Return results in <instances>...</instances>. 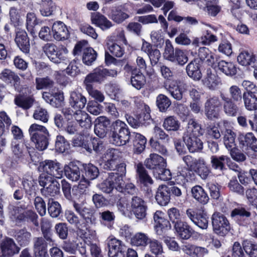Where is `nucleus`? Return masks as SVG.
<instances>
[{
    "mask_svg": "<svg viewBox=\"0 0 257 257\" xmlns=\"http://www.w3.org/2000/svg\"><path fill=\"white\" fill-rule=\"evenodd\" d=\"M95 122L94 131L95 135L100 138H107L102 142L99 138L88 134H79L73 139L74 147L84 149L89 153H91L92 150L98 153L105 149L108 142L112 143V123L110 120L105 116H100L95 119Z\"/></svg>",
    "mask_w": 257,
    "mask_h": 257,
    "instance_id": "obj_1",
    "label": "nucleus"
},
{
    "mask_svg": "<svg viewBox=\"0 0 257 257\" xmlns=\"http://www.w3.org/2000/svg\"><path fill=\"white\" fill-rule=\"evenodd\" d=\"M28 205L17 202L15 204H10L8 206V215L11 220L18 226L32 223L39 226L38 216Z\"/></svg>",
    "mask_w": 257,
    "mask_h": 257,
    "instance_id": "obj_2",
    "label": "nucleus"
},
{
    "mask_svg": "<svg viewBox=\"0 0 257 257\" xmlns=\"http://www.w3.org/2000/svg\"><path fill=\"white\" fill-rule=\"evenodd\" d=\"M204 134L201 125L195 119L188 120L183 133V140L190 153H195L203 149V142L199 137Z\"/></svg>",
    "mask_w": 257,
    "mask_h": 257,
    "instance_id": "obj_3",
    "label": "nucleus"
},
{
    "mask_svg": "<svg viewBox=\"0 0 257 257\" xmlns=\"http://www.w3.org/2000/svg\"><path fill=\"white\" fill-rule=\"evenodd\" d=\"M29 132L32 141L35 144L38 150L43 151L47 149L49 144V133L45 126L34 123L30 126Z\"/></svg>",
    "mask_w": 257,
    "mask_h": 257,
    "instance_id": "obj_4",
    "label": "nucleus"
},
{
    "mask_svg": "<svg viewBox=\"0 0 257 257\" xmlns=\"http://www.w3.org/2000/svg\"><path fill=\"white\" fill-rule=\"evenodd\" d=\"M164 85L165 89L177 100H181L183 94L190 87V83H187L181 80H167Z\"/></svg>",
    "mask_w": 257,
    "mask_h": 257,
    "instance_id": "obj_5",
    "label": "nucleus"
},
{
    "mask_svg": "<svg viewBox=\"0 0 257 257\" xmlns=\"http://www.w3.org/2000/svg\"><path fill=\"white\" fill-rule=\"evenodd\" d=\"M63 166L56 160H45L39 163L38 170L51 176L60 179L63 176Z\"/></svg>",
    "mask_w": 257,
    "mask_h": 257,
    "instance_id": "obj_6",
    "label": "nucleus"
},
{
    "mask_svg": "<svg viewBox=\"0 0 257 257\" xmlns=\"http://www.w3.org/2000/svg\"><path fill=\"white\" fill-rule=\"evenodd\" d=\"M126 126L125 123L118 119L113 123V145L122 146L128 142L131 134Z\"/></svg>",
    "mask_w": 257,
    "mask_h": 257,
    "instance_id": "obj_7",
    "label": "nucleus"
},
{
    "mask_svg": "<svg viewBox=\"0 0 257 257\" xmlns=\"http://www.w3.org/2000/svg\"><path fill=\"white\" fill-rule=\"evenodd\" d=\"M80 166L81 179L79 182V187L83 190L89 186L90 180L98 176L99 172L98 168L91 163L80 164Z\"/></svg>",
    "mask_w": 257,
    "mask_h": 257,
    "instance_id": "obj_8",
    "label": "nucleus"
},
{
    "mask_svg": "<svg viewBox=\"0 0 257 257\" xmlns=\"http://www.w3.org/2000/svg\"><path fill=\"white\" fill-rule=\"evenodd\" d=\"M95 210L90 208L83 207L80 216L82 218L81 226H82L81 238H87L88 234L92 233L90 228L91 225L94 224L96 221Z\"/></svg>",
    "mask_w": 257,
    "mask_h": 257,
    "instance_id": "obj_9",
    "label": "nucleus"
},
{
    "mask_svg": "<svg viewBox=\"0 0 257 257\" xmlns=\"http://www.w3.org/2000/svg\"><path fill=\"white\" fill-rule=\"evenodd\" d=\"M212 224L213 231L217 234L224 236L230 230V225L227 219L219 212H214L212 215Z\"/></svg>",
    "mask_w": 257,
    "mask_h": 257,
    "instance_id": "obj_10",
    "label": "nucleus"
},
{
    "mask_svg": "<svg viewBox=\"0 0 257 257\" xmlns=\"http://www.w3.org/2000/svg\"><path fill=\"white\" fill-rule=\"evenodd\" d=\"M222 103L218 96H213L206 100L204 106V112L206 117L211 120L219 117Z\"/></svg>",
    "mask_w": 257,
    "mask_h": 257,
    "instance_id": "obj_11",
    "label": "nucleus"
},
{
    "mask_svg": "<svg viewBox=\"0 0 257 257\" xmlns=\"http://www.w3.org/2000/svg\"><path fill=\"white\" fill-rule=\"evenodd\" d=\"M130 203L131 210L136 218L139 220H144L147 216V204L142 198L138 196L132 197Z\"/></svg>",
    "mask_w": 257,
    "mask_h": 257,
    "instance_id": "obj_12",
    "label": "nucleus"
},
{
    "mask_svg": "<svg viewBox=\"0 0 257 257\" xmlns=\"http://www.w3.org/2000/svg\"><path fill=\"white\" fill-rule=\"evenodd\" d=\"M111 70L104 68L102 65L99 66L95 68L93 72L86 75L83 83H89L93 84V83H100L103 81L107 76L111 75Z\"/></svg>",
    "mask_w": 257,
    "mask_h": 257,
    "instance_id": "obj_13",
    "label": "nucleus"
},
{
    "mask_svg": "<svg viewBox=\"0 0 257 257\" xmlns=\"http://www.w3.org/2000/svg\"><path fill=\"white\" fill-rule=\"evenodd\" d=\"M0 257H12L19 252L20 248L16 244L14 240L6 237L0 244Z\"/></svg>",
    "mask_w": 257,
    "mask_h": 257,
    "instance_id": "obj_14",
    "label": "nucleus"
},
{
    "mask_svg": "<svg viewBox=\"0 0 257 257\" xmlns=\"http://www.w3.org/2000/svg\"><path fill=\"white\" fill-rule=\"evenodd\" d=\"M203 84L210 90H215L221 85V79L212 68L206 69L205 74L202 79Z\"/></svg>",
    "mask_w": 257,
    "mask_h": 257,
    "instance_id": "obj_15",
    "label": "nucleus"
},
{
    "mask_svg": "<svg viewBox=\"0 0 257 257\" xmlns=\"http://www.w3.org/2000/svg\"><path fill=\"white\" fill-rule=\"evenodd\" d=\"M76 114V111H74L70 107L62 108L61 114L56 113L54 117L55 125L58 128H64L69 121L72 120Z\"/></svg>",
    "mask_w": 257,
    "mask_h": 257,
    "instance_id": "obj_16",
    "label": "nucleus"
},
{
    "mask_svg": "<svg viewBox=\"0 0 257 257\" xmlns=\"http://www.w3.org/2000/svg\"><path fill=\"white\" fill-rule=\"evenodd\" d=\"M0 79L16 90L21 88V79L17 73L9 69H4L0 73Z\"/></svg>",
    "mask_w": 257,
    "mask_h": 257,
    "instance_id": "obj_17",
    "label": "nucleus"
},
{
    "mask_svg": "<svg viewBox=\"0 0 257 257\" xmlns=\"http://www.w3.org/2000/svg\"><path fill=\"white\" fill-rule=\"evenodd\" d=\"M164 57L166 59L176 62L181 65L188 61V57L182 49H165Z\"/></svg>",
    "mask_w": 257,
    "mask_h": 257,
    "instance_id": "obj_18",
    "label": "nucleus"
},
{
    "mask_svg": "<svg viewBox=\"0 0 257 257\" xmlns=\"http://www.w3.org/2000/svg\"><path fill=\"white\" fill-rule=\"evenodd\" d=\"M61 186L64 196L68 200L73 201L74 199H79L81 195L80 189H82L79 187V184L77 186H73L72 192L71 185L65 179L61 181Z\"/></svg>",
    "mask_w": 257,
    "mask_h": 257,
    "instance_id": "obj_19",
    "label": "nucleus"
},
{
    "mask_svg": "<svg viewBox=\"0 0 257 257\" xmlns=\"http://www.w3.org/2000/svg\"><path fill=\"white\" fill-rule=\"evenodd\" d=\"M52 32L53 37L57 41L64 40L69 37V32L67 26L61 21H57L53 23Z\"/></svg>",
    "mask_w": 257,
    "mask_h": 257,
    "instance_id": "obj_20",
    "label": "nucleus"
},
{
    "mask_svg": "<svg viewBox=\"0 0 257 257\" xmlns=\"http://www.w3.org/2000/svg\"><path fill=\"white\" fill-rule=\"evenodd\" d=\"M44 98H47V101H49L51 105L58 108L61 107L64 104L63 92L58 89H53L50 93L43 94Z\"/></svg>",
    "mask_w": 257,
    "mask_h": 257,
    "instance_id": "obj_21",
    "label": "nucleus"
},
{
    "mask_svg": "<svg viewBox=\"0 0 257 257\" xmlns=\"http://www.w3.org/2000/svg\"><path fill=\"white\" fill-rule=\"evenodd\" d=\"M81 168L75 163L70 162L63 168V175L72 181L79 180L81 176Z\"/></svg>",
    "mask_w": 257,
    "mask_h": 257,
    "instance_id": "obj_22",
    "label": "nucleus"
},
{
    "mask_svg": "<svg viewBox=\"0 0 257 257\" xmlns=\"http://www.w3.org/2000/svg\"><path fill=\"white\" fill-rule=\"evenodd\" d=\"M42 237H37L34 238L33 252L35 257H48V245Z\"/></svg>",
    "mask_w": 257,
    "mask_h": 257,
    "instance_id": "obj_23",
    "label": "nucleus"
},
{
    "mask_svg": "<svg viewBox=\"0 0 257 257\" xmlns=\"http://www.w3.org/2000/svg\"><path fill=\"white\" fill-rule=\"evenodd\" d=\"M238 62L243 66H257V55L250 50H244L239 53L237 57Z\"/></svg>",
    "mask_w": 257,
    "mask_h": 257,
    "instance_id": "obj_24",
    "label": "nucleus"
},
{
    "mask_svg": "<svg viewBox=\"0 0 257 257\" xmlns=\"http://www.w3.org/2000/svg\"><path fill=\"white\" fill-rule=\"evenodd\" d=\"M166 164L164 159L156 154H151L150 157L145 162L146 167L152 170L153 173L155 171L159 170L161 167H166Z\"/></svg>",
    "mask_w": 257,
    "mask_h": 257,
    "instance_id": "obj_25",
    "label": "nucleus"
},
{
    "mask_svg": "<svg viewBox=\"0 0 257 257\" xmlns=\"http://www.w3.org/2000/svg\"><path fill=\"white\" fill-rule=\"evenodd\" d=\"M41 230L44 241L50 246L55 244V240L53 238V233L52 230V223L48 220H43L41 222Z\"/></svg>",
    "mask_w": 257,
    "mask_h": 257,
    "instance_id": "obj_26",
    "label": "nucleus"
},
{
    "mask_svg": "<svg viewBox=\"0 0 257 257\" xmlns=\"http://www.w3.org/2000/svg\"><path fill=\"white\" fill-rule=\"evenodd\" d=\"M87 102L86 97L78 91H74L70 94L69 103L72 108L80 111Z\"/></svg>",
    "mask_w": 257,
    "mask_h": 257,
    "instance_id": "obj_27",
    "label": "nucleus"
},
{
    "mask_svg": "<svg viewBox=\"0 0 257 257\" xmlns=\"http://www.w3.org/2000/svg\"><path fill=\"white\" fill-rule=\"evenodd\" d=\"M14 237L20 246L24 247L27 246L30 243L32 234L24 227L16 230L14 232Z\"/></svg>",
    "mask_w": 257,
    "mask_h": 257,
    "instance_id": "obj_28",
    "label": "nucleus"
},
{
    "mask_svg": "<svg viewBox=\"0 0 257 257\" xmlns=\"http://www.w3.org/2000/svg\"><path fill=\"white\" fill-rule=\"evenodd\" d=\"M170 190L166 185H160L158 188L155 198L158 204L165 206L170 200Z\"/></svg>",
    "mask_w": 257,
    "mask_h": 257,
    "instance_id": "obj_29",
    "label": "nucleus"
},
{
    "mask_svg": "<svg viewBox=\"0 0 257 257\" xmlns=\"http://www.w3.org/2000/svg\"><path fill=\"white\" fill-rule=\"evenodd\" d=\"M23 189L26 194V196L30 200L34 197L36 194L35 187L37 185L36 181L32 177L29 178H23L22 181Z\"/></svg>",
    "mask_w": 257,
    "mask_h": 257,
    "instance_id": "obj_30",
    "label": "nucleus"
},
{
    "mask_svg": "<svg viewBox=\"0 0 257 257\" xmlns=\"http://www.w3.org/2000/svg\"><path fill=\"white\" fill-rule=\"evenodd\" d=\"M221 99L223 101V110L226 114L230 116H235L238 111V108L231 98L225 96L224 94H220Z\"/></svg>",
    "mask_w": 257,
    "mask_h": 257,
    "instance_id": "obj_31",
    "label": "nucleus"
},
{
    "mask_svg": "<svg viewBox=\"0 0 257 257\" xmlns=\"http://www.w3.org/2000/svg\"><path fill=\"white\" fill-rule=\"evenodd\" d=\"M230 161V158L227 156H217L213 155L210 157V164L214 170L222 171L225 168V164Z\"/></svg>",
    "mask_w": 257,
    "mask_h": 257,
    "instance_id": "obj_32",
    "label": "nucleus"
},
{
    "mask_svg": "<svg viewBox=\"0 0 257 257\" xmlns=\"http://www.w3.org/2000/svg\"><path fill=\"white\" fill-rule=\"evenodd\" d=\"M174 225L176 232L182 239H186L190 237L192 234V228L186 221L181 220Z\"/></svg>",
    "mask_w": 257,
    "mask_h": 257,
    "instance_id": "obj_33",
    "label": "nucleus"
},
{
    "mask_svg": "<svg viewBox=\"0 0 257 257\" xmlns=\"http://www.w3.org/2000/svg\"><path fill=\"white\" fill-rule=\"evenodd\" d=\"M183 250L186 254L192 257H203L208 253L206 248L191 244L184 245Z\"/></svg>",
    "mask_w": 257,
    "mask_h": 257,
    "instance_id": "obj_34",
    "label": "nucleus"
},
{
    "mask_svg": "<svg viewBox=\"0 0 257 257\" xmlns=\"http://www.w3.org/2000/svg\"><path fill=\"white\" fill-rule=\"evenodd\" d=\"M43 195L46 197H54L60 193V184L56 179L51 181L50 183L41 189Z\"/></svg>",
    "mask_w": 257,
    "mask_h": 257,
    "instance_id": "obj_35",
    "label": "nucleus"
},
{
    "mask_svg": "<svg viewBox=\"0 0 257 257\" xmlns=\"http://www.w3.org/2000/svg\"><path fill=\"white\" fill-rule=\"evenodd\" d=\"M131 136L134 138L133 145L135 152L138 154L142 153L145 149L146 138L141 134L136 132L132 133Z\"/></svg>",
    "mask_w": 257,
    "mask_h": 257,
    "instance_id": "obj_36",
    "label": "nucleus"
},
{
    "mask_svg": "<svg viewBox=\"0 0 257 257\" xmlns=\"http://www.w3.org/2000/svg\"><path fill=\"white\" fill-rule=\"evenodd\" d=\"M194 170L202 179H206L211 172L210 168L203 158H199L195 162Z\"/></svg>",
    "mask_w": 257,
    "mask_h": 257,
    "instance_id": "obj_37",
    "label": "nucleus"
},
{
    "mask_svg": "<svg viewBox=\"0 0 257 257\" xmlns=\"http://www.w3.org/2000/svg\"><path fill=\"white\" fill-rule=\"evenodd\" d=\"M131 83L134 87L140 90L145 84L146 78L140 71L137 69H134L132 72Z\"/></svg>",
    "mask_w": 257,
    "mask_h": 257,
    "instance_id": "obj_38",
    "label": "nucleus"
},
{
    "mask_svg": "<svg viewBox=\"0 0 257 257\" xmlns=\"http://www.w3.org/2000/svg\"><path fill=\"white\" fill-rule=\"evenodd\" d=\"M240 144L243 147L250 148L254 151H257V139L251 133H248L245 135L239 137Z\"/></svg>",
    "mask_w": 257,
    "mask_h": 257,
    "instance_id": "obj_39",
    "label": "nucleus"
},
{
    "mask_svg": "<svg viewBox=\"0 0 257 257\" xmlns=\"http://www.w3.org/2000/svg\"><path fill=\"white\" fill-rule=\"evenodd\" d=\"M115 163V168L113 169V182H116V179L117 183H122L123 178L125 176L126 169L125 164L122 161L116 162V159L113 158V164Z\"/></svg>",
    "mask_w": 257,
    "mask_h": 257,
    "instance_id": "obj_40",
    "label": "nucleus"
},
{
    "mask_svg": "<svg viewBox=\"0 0 257 257\" xmlns=\"http://www.w3.org/2000/svg\"><path fill=\"white\" fill-rule=\"evenodd\" d=\"M91 20L93 24L104 30L111 27V23L105 17L99 13L91 15Z\"/></svg>",
    "mask_w": 257,
    "mask_h": 257,
    "instance_id": "obj_41",
    "label": "nucleus"
},
{
    "mask_svg": "<svg viewBox=\"0 0 257 257\" xmlns=\"http://www.w3.org/2000/svg\"><path fill=\"white\" fill-rule=\"evenodd\" d=\"M195 50L194 53L202 61L206 60L209 65H212L217 61L216 56L210 53L209 49H195Z\"/></svg>",
    "mask_w": 257,
    "mask_h": 257,
    "instance_id": "obj_42",
    "label": "nucleus"
},
{
    "mask_svg": "<svg viewBox=\"0 0 257 257\" xmlns=\"http://www.w3.org/2000/svg\"><path fill=\"white\" fill-rule=\"evenodd\" d=\"M255 93H244L242 95L244 106L248 110H255L257 109V97Z\"/></svg>",
    "mask_w": 257,
    "mask_h": 257,
    "instance_id": "obj_43",
    "label": "nucleus"
},
{
    "mask_svg": "<svg viewBox=\"0 0 257 257\" xmlns=\"http://www.w3.org/2000/svg\"><path fill=\"white\" fill-rule=\"evenodd\" d=\"M188 75L195 80H199L202 76L200 65L196 60L191 61L186 67Z\"/></svg>",
    "mask_w": 257,
    "mask_h": 257,
    "instance_id": "obj_44",
    "label": "nucleus"
},
{
    "mask_svg": "<svg viewBox=\"0 0 257 257\" xmlns=\"http://www.w3.org/2000/svg\"><path fill=\"white\" fill-rule=\"evenodd\" d=\"M192 197L197 201L203 204H206L209 197L204 190L200 186H195L192 188Z\"/></svg>",
    "mask_w": 257,
    "mask_h": 257,
    "instance_id": "obj_45",
    "label": "nucleus"
},
{
    "mask_svg": "<svg viewBox=\"0 0 257 257\" xmlns=\"http://www.w3.org/2000/svg\"><path fill=\"white\" fill-rule=\"evenodd\" d=\"M122 183H117L116 179V182H113V188L121 193H127L131 195L137 194L138 189L133 183H128L125 184L123 180Z\"/></svg>",
    "mask_w": 257,
    "mask_h": 257,
    "instance_id": "obj_46",
    "label": "nucleus"
},
{
    "mask_svg": "<svg viewBox=\"0 0 257 257\" xmlns=\"http://www.w3.org/2000/svg\"><path fill=\"white\" fill-rule=\"evenodd\" d=\"M137 172L139 180L142 184L145 186L151 185L153 181L148 174L147 171L141 164H138L137 166Z\"/></svg>",
    "mask_w": 257,
    "mask_h": 257,
    "instance_id": "obj_47",
    "label": "nucleus"
},
{
    "mask_svg": "<svg viewBox=\"0 0 257 257\" xmlns=\"http://www.w3.org/2000/svg\"><path fill=\"white\" fill-rule=\"evenodd\" d=\"M56 5L52 0H41V14L44 17H48L52 15L56 10Z\"/></svg>",
    "mask_w": 257,
    "mask_h": 257,
    "instance_id": "obj_48",
    "label": "nucleus"
},
{
    "mask_svg": "<svg viewBox=\"0 0 257 257\" xmlns=\"http://www.w3.org/2000/svg\"><path fill=\"white\" fill-rule=\"evenodd\" d=\"M64 217L66 220L71 225H74L79 230L81 235L82 233V226H81V222L78 216L75 214L73 211L69 209H66L65 211Z\"/></svg>",
    "mask_w": 257,
    "mask_h": 257,
    "instance_id": "obj_49",
    "label": "nucleus"
},
{
    "mask_svg": "<svg viewBox=\"0 0 257 257\" xmlns=\"http://www.w3.org/2000/svg\"><path fill=\"white\" fill-rule=\"evenodd\" d=\"M100 165L105 170H111L112 167V148L108 147L107 150L100 158Z\"/></svg>",
    "mask_w": 257,
    "mask_h": 257,
    "instance_id": "obj_50",
    "label": "nucleus"
},
{
    "mask_svg": "<svg viewBox=\"0 0 257 257\" xmlns=\"http://www.w3.org/2000/svg\"><path fill=\"white\" fill-rule=\"evenodd\" d=\"M48 211L53 218L59 217L62 214V209L61 204L53 199H49L48 203Z\"/></svg>",
    "mask_w": 257,
    "mask_h": 257,
    "instance_id": "obj_51",
    "label": "nucleus"
},
{
    "mask_svg": "<svg viewBox=\"0 0 257 257\" xmlns=\"http://www.w3.org/2000/svg\"><path fill=\"white\" fill-rule=\"evenodd\" d=\"M87 238H82L84 242L90 246V252L92 257H103L100 247L95 243H92V240L95 238L93 233L87 234Z\"/></svg>",
    "mask_w": 257,
    "mask_h": 257,
    "instance_id": "obj_52",
    "label": "nucleus"
},
{
    "mask_svg": "<svg viewBox=\"0 0 257 257\" xmlns=\"http://www.w3.org/2000/svg\"><path fill=\"white\" fill-rule=\"evenodd\" d=\"M34 99L30 97L19 95L15 98V103L24 110H28L33 105Z\"/></svg>",
    "mask_w": 257,
    "mask_h": 257,
    "instance_id": "obj_53",
    "label": "nucleus"
},
{
    "mask_svg": "<svg viewBox=\"0 0 257 257\" xmlns=\"http://www.w3.org/2000/svg\"><path fill=\"white\" fill-rule=\"evenodd\" d=\"M25 144L26 143L24 141H13L12 142V151L17 158H24L26 156Z\"/></svg>",
    "mask_w": 257,
    "mask_h": 257,
    "instance_id": "obj_54",
    "label": "nucleus"
},
{
    "mask_svg": "<svg viewBox=\"0 0 257 257\" xmlns=\"http://www.w3.org/2000/svg\"><path fill=\"white\" fill-rule=\"evenodd\" d=\"M44 52L49 59L55 63H59L63 60L62 51L67 52V49H43Z\"/></svg>",
    "mask_w": 257,
    "mask_h": 257,
    "instance_id": "obj_55",
    "label": "nucleus"
},
{
    "mask_svg": "<svg viewBox=\"0 0 257 257\" xmlns=\"http://www.w3.org/2000/svg\"><path fill=\"white\" fill-rule=\"evenodd\" d=\"M163 127L167 131H177L180 128V123L176 117L170 116L164 119Z\"/></svg>",
    "mask_w": 257,
    "mask_h": 257,
    "instance_id": "obj_56",
    "label": "nucleus"
},
{
    "mask_svg": "<svg viewBox=\"0 0 257 257\" xmlns=\"http://www.w3.org/2000/svg\"><path fill=\"white\" fill-rule=\"evenodd\" d=\"M219 69L227 76L234 75L237 72L235 65L230 62L221 61L218 63Z\"/></svg>",
    "mask_w": 257,
    "mask_h": 257,
    "instance_id": "obj_57",
    "label": "nucleus"
},
{
    "mask_svg": "<svg viewBox=\"0 0 257 257\" xmlns=\"http://www.w3.org/2000/svg\"><path fill=\"white\" fill-rule=\"evenodd\" d=\"M150 239L147 234L138 232L132 238L131 243L137 246H145L149 243Z\"/></svg>",
    "mask_w": 257,
    "mask_h": 257,
    "instance_id": "obj_58",
    "label": "nucleus"
},
{
    "mask_svg": "<svg viewBox=\"0 0 257 257\" xmlns=\"http://www.w3.org/2000/svg\"><path fill=\"white\" fill-rule=\"evenodd\" d=\"M236 135L232 130L227 129L224 136V144L226 148L228 150L235 149V139Z\"/></svg>",
    "mask_w": 257,
    "mask_h": 257,
    "instance_id": "obj_59",
    "label": "nucleus"
},
{
    "mask_svg": "<svg viewBox=\"0 0 257 257\" xmlns=\"http://www.w3.org/2000/svg\"><path fill=\"white\" fill-rule=\"evenodd\" d=\"M171 104V101L166 95L160 94L156 98V105L159 110L166 111Z\"/></svg>",
    "mask_w": 257,
    "mask_h": 257,
    "instance_id": "obj_60",
    "label": "nucleus"
},
{
    "mask_svg": "<svg viewBox=\"0 0 257 257\" xmlns=\"http://www.w3.org/2000/svg\"><path fill=\"white\" fill-rule=\"evenodd\" d=\"M74 119L78 122V124L82 127L84 129H89L92 126V122L91 117L87 114H86L83 116L82 115L81 112L77 113L76 114H75Z\"/></svg>",
    "mask_w": 257,
    "mask_h": 257,
    "instance_id": "obj_61",
    "label": "nucleus"
},
{
    "mask_svg": "<svg viewBox=\"0 0 257 257\" xmlns=\"http://www.w3.org/2000/svg\"><path fill=\"white\" fill-rule=\"evenodd\" d=\"M191 173L187 168H179L176 181L178 184H184L191 180Z\"/></svg>",
    "mask_w": 257,
    "mask_h": 257,
    "instance_id": "obj_62",
    "label": "nucleus"
},
{
    "mask_svg": "<svg viewBox=\"0 0 257 257\" xmlns=\"http://www.w3.org/2000/svg\"><path fill=\"white\" fill-rule=\"evenodd\" d=\"M70 149V144L61 135H58L56 137L55 141V150L59 153H64Z\"/></svg>",
    "mask_w": 257,
    "mask_h": 257,
    "instance_id": "obj_63",
    "label": "nucleus"
},
{
    "mask_svg": "<svg viewBox=\"0 0 257 257\" xmlns=\"http://www.w3.org/2000/svg\"><path fill=\"white\" fill-rule=\"evenodd\" d=\"M149 248L153 254L159 256L164 253L162 243L155 239H150L149 242Z\"/></svg>",
    "mask_w": 257,
    "mask_h": 257,
    "instance_id": "obj_64",
    "label": "nucleus"
}]
</instances>
